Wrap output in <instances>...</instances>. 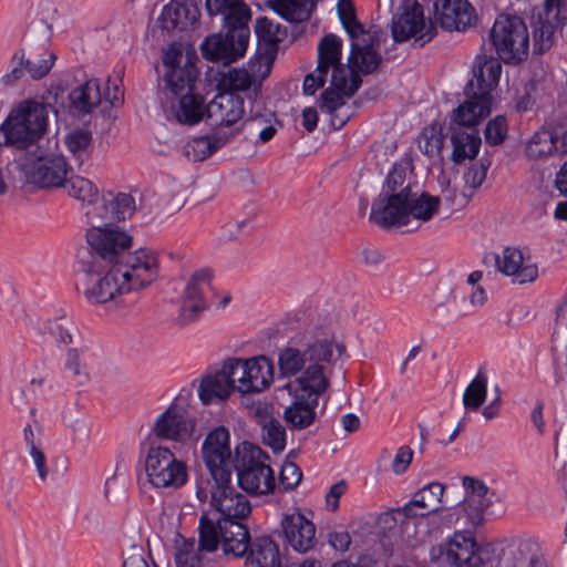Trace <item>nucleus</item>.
<instances>
[{
    "instance_id": "9",
    "label": "nucleus",
    "mask_w": 567,
    "mask_h": 567,
    "mask_svg": "<svg viewBox=\"0 0 567 567\" xmlns=\"http://www.w3.org/2000/svg\"><path fill=\"white\" fill-rule=\"evenodd\" d=\"M208 496L210 497V506L216 512L210 513L215 522H243L251 512L249 501L231 485V477L224 480V482L210 480L207 482V487L199 486L197 497L205 501Z\"/></svg>"
},
{
    "instance_id": "49",
    "label": "nucleus",
    "mask_w": 567,
    "mask_h": 567,
    "mask_svg": "<svg viewBox=\"0 0 567 567\" xmlns=\"http://www.w3.org/2000/svg\"><path fill=\"white\" fill-rule=\"evenodd\" d=\"M337 12L340 22L350 39L367 32L355 17L354 6L351 0H339L337 4Z\"/></svg>"
},
{
    "instance_id": "44",
    "label": "nucleus",
    "mask_w": 567,
    "mask_h": 567,
    "mask_svg": "<svg viewBox=\"0 0 567 567\" xmlns=\"http://www.w3.org/2000/svg\"><path fill=\"white\" fill-rule=\"evenodd\" d=\"M70 196L93 206L99 202V189L89 179L81 176H68L65 186Z\"/></svg>"
},
{
    "instance_id": "55",
    "label": "nucleus",
    "mask_w": 567,
    "mask_h": 567,
    "mask_svg": "<svg viewBox=\"0 0 567 567\" xmlns=\"http://www.w3.org/2000/svg\"><path fill=\"white\" fill-rule=\"evenodd\" d=\"M276 122V117L274 112L265 111L264 113L256 112L251 115L250 123L255 126L256 130L259 128V140L264 143L270 141L277 130L274 126Z\"/></svg>"
},
{
    "instance_id": "10",
    "label": "nucleus",
    "mask_w": 567,
    "mask_h": 567,
    "mask_svg": "<svg viewBox=\"0 0 567 567\" xmlns=\"http://www.w3.org/2000/svg\"><path fill=\"white\" fill-rule=\"evenodd\" d=\"M226 371L235 390L243 394L260 393L274 382L275 368L265 355L248 359L229 358Z\"/></svg>"
},
{
    "instance_id": "12",
    "label": "nucleus",
    "mask_w": 567,
    "mask_h": 567,
    "mask_svg": "<svg viewBox=\"0 0 567 567\" xmlns=\"http://www.w3.org/2000/svg\"><path fill=\"white\" fill-rule=\"evenodd\" d=\"M200 457L210 480L224 482L233 476V450L228 427L217 425L207 432L200 445Z\"/></svg>"
},
{
    "instance_id": "53",
    "label": "nucleus",
    "mask_w": 567,
    "mask_h": 567,
    "mask_svg": "<svg viewBox=\"0 0 567 567\" xmlns=\"http://www.w3.org/2000/svg\"><path fill=\"white\" fill-rule=\"evenodd\" d=\"M463 486L465 488L464 499L468 501L470 503L484 502L486 505H492L489 488L483 481L465 476L463 478Z\"/></svg>"
},
{
    "instance_id": "51",
    "label": "nucleus",
    "mask_w": 567,
    "mask_h": 567,
    "mask_svg": "<svg viewBox=\"0 0 567 567\" xmlns=\"http://www.w3.org/2000/svg\"><path fill=\"white\" fill-rule=\"evenodd\" d=\"M344 94L336 89H327L320 97V107L332 115V125L338 128L342 127L347 120L338 118L336 112L344 105Z\"/></svg>"
},
{
    "instance_id": "58",
    "label": "nucleus",
    "mask_w": 567,
    "mask_h": 567,
    "mask_svg": "<svg viewBox=\"0 0 567 567\" xmlns=\"http://www.w3.org/2000/svg\"><path fill=\"white\" fill-rule=\"evenodd\" d=\"M206 308L205 301H193L182 299L179 313L176 318V322L179 327L184 328L194 323L203 313Z\"/></svg>"
},
{
    "instance_id": "47",
    "label": "nucleus",
    "mask_w": 567,
    "mask_h": 567,
    "mask_svg": "<svg viewBox=\"0 0 567 567\" xmlns=\"http://www.w3.org/2000/svg\"><path fill=\"white\" fill-rule=\"evenodd\" d=\"M488 167L489 163L487 161L481 159L477 164H473L471 167H468L464 173V186L462 188L461 195L465 200H468L482 186L486 178Z\"/></svg>"
},
{
    "instance_id": "31",
    "label": "nucleus",
    "mask_w": 567,
    "mask_h": 567,
    "mask_svg": "<svg viewBox=\"0 0 567 567\" xmlns=\"http://www.w3.org/2000/svg\"><path fill=\"white\" fill-rule=\"evenodd\" d=\"M81 277L76 289L82 291L91 305H103L106 302L105 281L106 267H80Z\"/></svg>"
},
{
    "instance_id": "19",
    "label": "nucleus",
    "mask_w": 567,
    "mask_h": 567,
    "mask_svg": "<svg viewBox=\"0 0 567 567\" xmlns=\"http://www.w3.org/2000/svg\"><path fill=\"white\" fill-rule=\"evenodd\" d=\"M561 0H545V4L532 17L534 51L543 53L554 43L557 21L561 14Z\"/></svg>"
},
{
    "instance_id": "33",
    "label": "nucleus",
    "mask_w": 567,
    "mask_h": 567,
    "mask_svg": "<svg viewBox=\"0 0 567 567\" xmlns=\"http://www.w3.org/2000/svg\"><path fill=\"white\" fill-rule=\"evenodd\" d=\"M525 153L532 159L563 154L550 123L542 126L532 135L526 145Z\"/></svg>"
},
{
    "instance_id": "60",
    "label": "nucleus",
    "mask_w": 567,
    "mask_h": 567,
    "mask_svg": "<svg viewBox=\"0 0 567 567\" xmlns=\"http://www.w3.org/2000/svg\"><path fill=\"white\" fill-rule=\"evenodd\" d=\"M71 326V320L63 315L59 318L49 320L47 323V330L58 343L68 344L72 342V334L70 332Z\"/></svg>"
},
{
    "instance_id": "38",
    "label": "nucleus",
    "mask_w": 567,
    "mask_h": 567,
    "mask_svg": "<svg viewBox=\"0 0 567 567\" xmlns=\"http://www.w3.org/2000/svg\"><path fill=\"white\" fill-rule=\"evenodd\" d=\"M16 60H20V63H25L27 73L32 80H41L53 68L56 55L43 48L38 54L24 58V52L20 50L13 54V61Z\"/></svg>"
},
{
    "instance_id": "13",
    "label": "nucleus",
    "mask_w": 567,
    "mask_h": 567,
    "mask_svg": "<svg viewBox=\"0 0 567 567\" xmlns=\"http://www.w3.org/2000/svg\"><path fill=\"white\" fill-rule=\"evenodd\" d=\"M391 33L395 42L413 40L424 45L435 37L436 28L425 18L419 2L405 1L392 18Z\"/></svg>"
},
{
    "instance_id": "29",
    "label": "nucleus",
    "mask_w": 567,
    "mask_h": 567,
    "mask_svg": "<svg viewBox=\"0 0 567 567\" xmlns=\"http://www.w3.org/2000/svg\"><path fill=\"white\" fill-rule=\"evenodd\" d=\"M69 113L75 116H84L93 112L101 103L100 84L96 79H91L73 89L68 96Z\"/></svg>"
},
{
    "instance_id": "7",
    "label": "nucleus",
    "mask_w": 567,
    "mask_h": 567,
    "mask_svg": "<svg viewBox=\"0 0 567 567\" xmlns=\"http://www.w3.org/2000/svg\"><path fill=\"white\" fill-rule=\"evenodd\" d=\"M202 549L215 551L220 545L225 555L244 557L251 544L250 535L243 522H215L210 513L200 516L198 525Z\"/></svg>"
},
{
    "instance_id": "46",
    "label": "nucleus",
    "mask_w": 567,
    "mask_h": 567,
    "mask_svg": "<svg viewBox=\"0 0 567 567\" xmlns=\"http://www.w3.org/2000/svg\"><path fill=\"white\" fill-rule=\"evenodd\" d=\"M447 542L453 550L454 566L466 567L476 544L474 538L466 533L456 532Z\"/></svg>"
},
{
    "instance_id": "42",
    "label": "nucleus",
    "mask_w": 567,
    "mask_h": 567,
    "mask_svg": "<svg viewBox=\"0 0 567 567\" xmlns=\"http://www.w3.org/2000/svg\"><path fill=\"white\" fill-rule=\"evenodd\" d=\"M229 141L230 136L221 133L196 137L188 143L187 154L192 155L194 161H204Z\"/></svg>"
},
{
    "instance_id": "18",
    "label": "nucleus",
    "mask_w": 567,
    "mask_h": 567,
    "mask_svg": "<svg viewBox=\"0 0 567 567\" xmlns=\"http://www.w3.org/2000/svg\"><path fill=\"white\" fill-rule=\"evenodd\" d=\"M195 421L183 408L172 403L152 425V433L159 440L185 443L193 436Z\"/></svg>"
},
{
    "instance_id": "37",
    "label": "nucleus",
    "mask_w": 567,
    "mask_h": 567,
    "mask_svg": "<svg viewBox=\"0 0 567 567\" xmlns=\"http://www.w3.org/2000/svg\"><path fill=\"white\" fill-rule=\"evenodd\" d=\"M210 553L202 549L200 539L198 545L193 538L176 542L174 551L175 567H203L206 555Z\"/></svg>"
},
{
    "instance_id": "15",
    "label": "nucleus",
    "mask_w": 567,
    "mask_h": 567,
    "mask_svg": "<svg viewBox=\"0 0 567 567\" xmlns=\"http://www.w3.org/2000/svg\"><path fill=\"white\" fill-rule=\"evenodd\" d=\"M106 205L92 207L85 215L92 225L86 231V246L78 252L80 267H106V223L103 221Z\"/></svg>"
},
{
    "instance_id": "17",
    "label": "nucleus",
    "mask_w": 567,
    "mask_h": 567,
    "mask_svg": "<svg viewBox=\"0 0 567 567\" xmlns=\"http://www.w3.org/2000/svg\"><path fill=\"white\" fill-rule=\"evenodd\" d=\"M245 113L244 99L229 92H218L206 105L207 117L214 125L230 128L226 134L230 140L241 132Z\"/></svg>"
},
{
    "instance_id": "20",
    "label": "nucleus",
    "mask_w": 567,
    "mask_h": 567,
    "mask_svg": "<svg viewBox=\"0 0 567 567\" xmlns=\"http://www.w3.org/2000/svg\"><path fill=\"white\" fill-rule=\"evenodd\" d=\"M496 269L513 284L524 285L533 282L538 277V267L530 258H524L523 252L513 247H506L501 254L494 256Z\"/></svg>"
},
{
    "instance_id": "21",
    "label": "nucleus",
    "mask_w": 567,
    "mask_h": 567,
    "mask_svg": "<svg viewBox=\"0 0 567 567\" xmlns=\"http://www.w3.org/2000/svg\"><path fill=\"white\" fill-rule=\"evenodd\" d=\"M434 18L447 31H464L475 22L476 16L467 0H436Z\"/></svg>"
},
{
    "instance_id": "45",
    "label": "nucleus",
    "mask_w": 567,
    "mask_h": 567,
    "mask_svg": "<svg viewBox=\"0 0 567 567\" xmlns=\"http://www.w3.org/2000/svg\"><path fill=\"white\" fill-rule=\"evenodd\" d=\"M487 377L478 372L476 377L466 386L463 394V404L467 411H477L486 400Z\"/></svg>"
},
{
    "instance_id": "39",
    "label": "nucleus",
    "mask_w": 567,
    "mask_h": 567,
    "mask_svg": "<svg viewBox=\"0 0 567 567\" xmlns=\"http://www.w3.org/2000/svg\"><path fill=\"white\" fill-rule=\"evenodd\" d=\"M136 212V202L131 193L118 192L109 198V223L112 226L126 225Z\"/></svg>"
},
{
    "instance_id": "8",
    "label": "nucleus",
    "mask_w": 567,
    "mask_h": 567,
    "mask_svg": "<svg viewBox=\"0 0 567 567\" xmlns=\"http://www.w3.org/2000/svg\"><path fill=\"white\" fill-rule=\"evenodd\" d=\"M491 40L499 60L507 64L519 63L528 56V29L517 16H498L491 30Z\"/></svg>"
},
{
    "instance_id": "40",
    "label": "nucleus",
    "mask_w": 567,
    "mask_h": 567,
    "mask_svg": "<svg viewBox=\"0 0 567 567\" xmlns=\"http://www.w3.org/2000/svg\"><path fill=\"white\" fill-rule=\"evenodd\" d=\"M342 41L339 37L333 33L324 35L318 45V64L319 71L326 70L329 72L330 69L342 65Z\"/></svg>"
},
{
    "instance_id": "35",
    "label": "nucleus",
    "mask_w": 567,
    "mask_h": 567,
    "mask_svg": "<svg viewBox=\"0 0 567 567\" xmlns=\"http://www.w3.org/2000/svg\"><path fill=\"white\" fill-rule=\"evenodd\" d=\"M177 105L173 104V114L181 124L195 125L199 123L206 114L204 99L195 93H185L177 95Z\"/></svg>"
},
{
    "instance_id": "36",
    "label": "nucleus",
    "mask_w": 567,
    "mask_h": 567,
    "mask_svg": "<svg viewBox=\"0 0 567 567\" xmlns=\"http://www.w3.org/2000/svg\"><path fill=\"white\" fill-rule=\"evenodd\" d=\"M244 557V567H250L251 564L256 563H259L261 566L281 564L279 548L269 536L255 538Z\"/></svg>"
},
{
    "instance_id": "50",
    "label": "nucleus",
    "mask_w": 567,
    "mask_h": 567,
    "mask_svg": "<svg viewBox=\"0 0 567 567\" xmlns=\"http://www.w3.org/2000/svg\"><path fill=\"white\" fill-rule=\"evenodd\" d=\"M84 349L70 348L65 353L64 368L72 372L79 384L89 380L90 373L86 363L83 361Z\"/></svg>"
},
{
    "instance_id": "3",
    "label": "nucleus",
    "mask_w": 567,
    "mask_h": 567,
    "mask_svg": "<svg viewBox=\"0 0 567 567\" xmlns=\"http://www.w3.org/2000/svg\"><path fill=\"white\" fill-rule=\"evenodd\" d=\"M439 205V197L406 182L404 167L393 166L385 178L380 198L371 208L370 219L383 228L406 226L413 220L424 223L433 217Z\"/></svg>"
},
{
    "instance_id": "28",
    "label": "nucleus",
    "mask_w": 567,
    "mask_h": 567,
    "mask_svg": "<svg viewBox=\"0 0 567 567\" xmlns=\"http://www.w3.org/2000/svg\"><path fill=\"white\" fill-rule=\"evenodd\" d=\"M443 493L444 486L441 483H430L413 494L411 501L402 508V513L405 517L429 515L437 511Z\"/></svg>"
},
{
    "instance_id": "62",
    "label": "nucleus",
    "mask_w": 567,
    "mask_h": 567,
    "mask_svg": "<svg viewBox=\"0 0 567 567\" xmlns=\"http://www.w3.org/2000/svg\"><path fill=\"white\" fill-rule=\"evenodd\" d=\"M507 121L504 116L497 115L491 120L485 127V141L489 145L502 144L507 136Z\"/></svg>"
},
{
    "instance_id": "22",
    "label": "nucleus",
    "mask_w": 567,
    "mask_h": 567,
    "mask_svg": "<svg viewBox=\"0 0 567 567\" xmlns=\"http://www.w3.org/2000/svg\"><path fill=\"white\" fill-rule=\"evenodd\" d=\"M280 525L287 544L295 551L308 553L316 546V526L301 513L284 515Z\"/></svg>"
},
{
    "instance_id": "24",
    "label": "nucleus",
    "mask_w": 567,
    "mask_h": 567,
    "mask_svg": "<svg viewBox=\"0 0 567 567\" xmlns=\"http://www.w3.org/2000/svg\"><path fill=\"white\" fill-rule=\"evenodd\" d=\"M379 38L375 32L368 31L351 39L349 62L355 70L369 74L377 70L381 62V55L375 50Z\"/></svg>"
},
{
    "instance_id": "64",
    "label": "nucleus",
    "mask_w": 567,
    "mask_h": 567,
    "mask_svg": "<svg viewBox=\"0 0 567 567\" xmlns=\"http://www.w3.org/2000/svg\"><path fill=\"white\" fill-rule=\"evenodd\" d=\"M495 566V549L491 545L477 546L473 548V555L466 567H494Z\"/></svg>"
},
{
    "instance_id": "14",
    "label": "nucleus",
    "mask_w": 567,
    "mask_h": 567,
    "mask_svg": "<svg viewBox=\"0 0 567 567\" xmlns=\"http://www.w3.org/2000/svg\"><path fill=\"white\" fill-rule=\"evenodd\" d=\"M224 27L226 29L225 34L207 37L200 44L202 54L207 60L229 63L245 54L249 41V28Z\"/></svg>"
},
{
    "instance_id": "30",
    "label": "nucleus",
    "mask_w": 567,
    "mask_h": 567,
    "mask_svg": "<svg viewBox=\"0 0 567 567\" xmlns=\"http://www.w3.org/2000/svg\"><path fill=\"white\" fill-rule=\"evenodd\" d=\"M450 140L452 143V161L456 164L465 159H474L482 144L476 130H467L458 126H450Z\"/></svg>"
},
{
    "instance_id": "34",
    "label": "nucleus",
    "mask_w": 567,
    "mask_h": 567,
    "mask_svg": "<svg viewBox=\"0 0 567 567\" xmlns=\"http://www.w3.org/2000/svg\"><path fill=\"white\" fill-rule=\"evenodd\" d=\"M196 79L197 70L190 55H186L183 66H178L173 71H165L164 74L166 86L176 96L192 93Z\"/></svg>"
},
{
    "instance_id": "1",
    "label": "nucleus",
    "mask_w": 567,
    "mask_h": 567,
    "mask_svg": "<svg viewBox=\"0 0 567 567\" xmlns=\"http://www.w3.org/2000/svg\"><path fill=\"white\" fill-rule=\"evenodd\" d=\"M346 355L347 346L329 313L311 320L300 346L288 344L279 351V375L296 378L287 385L293 401L284 412L291 427L303 430L313 423L319 398L330 386V378Z\"/></svg>"
},
{
    "instance_id": "2",
    "label": "nucleus",
    "mask_w": 567,
    "mask_h": 567,
    "mask_svg": "<svg viewBox=\"0 0 567 567\" xmlns=\"http://www.w3.org/2000/svg\"><path fill=\"white\" fill-rule=\"evenodd\" d=\"M132 227L109 223V300L151 285L158 274L155 255L133 249Z\"/></svg>"
},
{
    "instance_id": "32",
    "label": "nucleus",
    "mask_w": 567,
    "mask_h": 567,
    "mask_svg": "<svg viewBox=\"0 0 567 567\" xmlns=\"http://www.w3.org/2000/svg\"><path fill=\"white\" fill-rule=\"evenodd\" d=\"M210 16L221 14L224 25L248 27L251 13L244 0H206Z\"/></svg>"
},
{
    "instance_id": "56",
    "label": "nucleus",
    "mask_w": 567,
    "mask_h": 567,
    "mask_svg": "<svg viewBox=\"0 0 567 567\" xmlns=\"http://www.w3.org/2000/svg\"><path fill=\"white\" fill-rule=\"evenodd\" d=\"M254 228V216L237 218L225 223L221 227V240H235L239 236L250 231Z\"/></svg>"
},
{
    "instance_id": "61",
    "label": "nucleus",
    "mask_w": 567,
    "mask_h": 567,
    "mask_svg": "<svg viewBox=\"0 0 567 567\" xmlns=\"http://www.w3.org/2000/svg\"><path fill=\"white\" fill-rule=\"evenodd\" d=\"M419 150L432 157L440 154L443 147V136L434 128L424 130L417 140Z\"/></svg>"
},
{
    "instance_id": "52",
    "label": "nucleus",
    "mask_w": 567,
    "mask_h": 567,
    "mask_svg": "<svg viewBox=\"0 0 567 567\" xmlns=\"http://www.w3.org/2000/svg\"><path fill=\"white\" fill-rule=\"evenodd\" d=\"M262 440L265 444L271 447L275 452H281L286 446V431L277 419L268 420L261 426Z\"/></svg>"
},
{
    "instance_id": "41",
    "label": "nucleus",
    "mask_w": 567,
    "mask_h": 567,
    "mask_svg": "<svg viewBox=\"0 0 567 567\" xmlns=\"http://www.w3.org/2000/svg\"><path fill=\"white\" fill-rule=\"evenodd\" d=\"M271 7L289 22H303L309 19L315 2L313 0H272Z\"/></svg>"
},
{
    "instance_id": "26",
    "label": "nucleus",
    "mask_w": 567,
    "mask_h": 567,
    "mask_svg": "<svg viewBox=\"0 0 567 567\" xmlns=\"http://www.w3.org/2000/svg\"><path fill=\"white\" fill-rule=\"evenodd\" d=\"M501 73L499 58L477 56L473 66V78L468 81L466 90L477 94H491L498 84Z\"/></svg>"
},
{
    "instance_id": "54",
    "label": "nucleus",
    "mask_w": 567,
    "mask_h": 567,
    "mask_svg": "<svg viewBox=\"0 0 567 567\" xmlns=\"http://www.w3.org/2000/svg\"><path fill=\"white\" fill-rule=\"evenodd\" d=\"M256 35L260 44L275 49L279 42V28L266 17L258 18L255 27Z\"/></svg>"
},
{
    "instance_id": "16",
    "label": "nucleus",
    "mask_w": 567,
    "mask_h": 567,
    "mask_svg": "<svg viewBox=\"0 0 567 567\" xmlns=\"http://www.w3.org/2000/svg\"><path fill=\"white\" fill-rule=\"evenodd\" d=\"M271 60L267 56H259L250 60L247 68H233L219 73L217 80L218 92H246L251 87L256 89L267 78L271 70Z\"/></svg>"
},
{
    "instance_id": "43",
    "label": "nucleus",
    "mask_w": 567,
    "mask_h": 567,
    "mask_svg": "<svg viewBox=\"0 0 567 567\" xmlns=\"http://www.w3.org/2000/svg\"><path fill=\"white\" fill-rule=\"evenodd\" d=\"M361 84V79L352 65H339L332 69L331 87L341 92L346 96H352Z\"/></svg>"
},
{
    "instance_id": "57",
    "label": "nucleus",
    "mask_w": 567,
    "mask_h": 567,
    "mask_svg": "<svg viewBox=\"0 0 567 567\" xmlns=\"http://www.w3.org/2000/svg\"><path fill=\"white\" fill-rule=\"evenodd\" d=\"M92 142L89 131L78 130L66 135L65 144L68 150L81 162Z\"/></svg>"
},
{
    "instance_id": "48",
    "label": "nucleus",
    "mask_w": 567,
    "mask_h": 567,
    "mask_svg": "<svg viewBox=\"0 0 567 567\" xmlns=\"http://www.w3.org/2000/svg\"><path fill=\"white\" fill-rule=\"evenodd\" d=\"M210 278L212 274L208 269L195 271L187 281L182 299L205 301L204 295L210 287Z\"/></svg>"
},
{
    "instance_id": "11",
    "label": "nucleus",
    "mask_w": 567,
    "mask_h": 567,
    "mask_svg": "<svg viewBox=\"0 0 567 567\" xmlns=\"http://www.w3.org/2000/svg\"><path fill=\"white\" fill-rule=\"evenodd\" d=\"M144 470L148 483L156 488H179L188 478L187 466L171 449L151 446L145 455Z\"/></svg>"
},
{
    "instance_id": "4",
    "label": "nucleus",
    "mask_w": 567,
    "mask_h": 567,
    "mask_svg": "<svg viewBox=\"0 0 567 567\" xmlns=\"http://www.w3.org/2000/svg\"><path fill=\"white\" fill-rule=\"evenodd\" d=\"M49 106L37 100L19 102L0 125V146L28 150L47 132Z\"/></svg>"
},
{
    "instance_id": "25",
    "label": "nucleus",
    "mask_w": 567,
    "mask_h": 567,
    "mask_svg": "<svg viewBox=\"0 0 567 567\" xmlns=\"http://www.w3.org/2000/svg\"><path fill=\"white\" fill-rule=\"evenodd\" d=\"M198 17L199 10L194 1L173 0L164 6L158 22L167 31L186 30L196 23Z\"/></svg>"
},
{
    "instance_id": "5",
    "label": "nucleus",
    "mask_w": 567,
    "mask_h": 567,
    "mask_svg": "<svg viewBox=\"0 0 567 567\" xmlns=\"http://www.w3.org/2000/svg\"><path fill=\"white\" fill-rule=\"evenodd\" d=\"M16 163L24 183L41 189L65 186L66 177L72 172L64 155L48 153L40 147L24 153Z\"/></svg>"
},
{
    "instance_id": "59",
    "label": "nucleus",
    "mask_w": 567,
    "mask_h": 567,
    "mask_svg": "<svg viewBox=\"0 0 567 567\" xmlns=\"http://www.w3.org/2000/svg\"><path fill=\"white\" fill-rule=\"evenodd\" d=\"M491 505L486 503L473 502L464 499L461 504L462 514L457 519H464L465 523L472 527H477L484 522V513Z\"/></svg>"
},
{
    "instance_id": "27",
    "label": "nucleus",
    "mask_w": 567,
    "mask_h": 567,
    "mask_svg": "<svg viewBox=\"0 0 567 567\" xmlns=\"http://www.w3.org/2000/svg\"><path fill=\"white\" fill-rule=\"evenodd\" d=\"M235 390L230 382V375L226 371V360L221 369L215 373L205 375L198 385V396L204 404L225 401Z\"/></svg>"
},
{
    "instance_id": "6",
    "label": "nucleus",
    "mask_w": 567,
    "mask_h": 567,
    "mask_svg": "<svg viewBox=\"0 0 567 567\" xmlns=\"http://www.w3.org/2000/svg\"><path fill=\"white\" fill-rule=\"evenodd\" d=\"M236 471L239 486L251 495H266L276 487L275 473L269 456L249 442H243L235 450Z\"/></svg>"
},
{
    "instance_id": "63",
    "label": "nucleus",
    "mask_w": 567,
    "mask_h": 567,
    "mask_svg": "<svg viewBox=\"0 0 567 567\" xmlns=\"http://www.w3.org/2000/svg\"><path fill=\"white\" fill-rule=\"evenodd\" d=\"M302 472L293 462L287 461L282 464L279 484L285 491L295 489L301 482Z\"/></svg>"
},
{
    "instance_id": "23",
    "label": "nucleus",
    "mask_w": 567,
    "mask_h": 567,
    "mask_svg": "<svg viewBox=\"0 0 567 567\" xmlns=\"http://www.w3.org/2000/svg\"><path fill=\"white\" fill-rule=\"evenodd\" d=\"M466 94L468 99L453 111L451 125L476 130L475 127L489 115L493 97L492 94H477L467 90Z\"/></svg>"
}]
</instances>
